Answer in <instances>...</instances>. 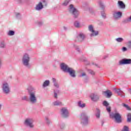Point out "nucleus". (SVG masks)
<instances>
[{
  "mask_svg": "<svg viewBox=\"0 0 131 131\" xmlns=\"http://www.w3.org/2000/svg\"><path fill=\"white\" fill-rule=\"evenodd\" d=\"M60 69L65 73L68 74L73 78L76 77V72L72 68L69 67L66 63H62L60 64Z\"/></svg>",
  "mask_w": 131,
  "mask_h": 131,
  "instance_id": "f257e3e1",
  "label": "nucleus"
},
{
  "mask_svg": "<svg viewBox=\"0 0 131 131\" xmlns=\"http://www.w3.org/2000/svg\"><path fill=\"white\" fill-rule=\"evenodd\" d=\"M31 59L30 55L28 53H25L21 58V63L27 69L31 68V65L30 64Z\"/></svg>",
  "mask_w": 131,
  "mask_h": 131,
  "instance_id": "f03ea898",
  "label": "nucleus"
},
{
  "mask_svg": "<svg viewBox=\"0 0 131 131\" xmlns=\"http://www.w3.org/2000/svg\"><path fill=\"white\" fill-rule=\"evenodd\" d=\"M29 102L32 105H35L37 103V97L35 91H29Z\"/></svg>",
  "mask_w": 131,
  "mask_h": 131,
  "instance_id": "7ed1b4c3",
  "label": "nucleus"
},
{
  "mask_svg": "<svg viewBox=\"0 0 131 131\" xmlns=\"http://www.w3.org/2000/svg\"><path fill=\"white\" fill-rule=\"evenodd\" d=\"M1 88L3 94L5 95H9L11 93V87L9 82H3L2 84Z\"/></svg>",
  "mask_w": 131,
  "mask_h": 131,
  "instance_id": "20e7f679",
  "label": "nucleus"
},
{
  "mask_svg": "<svg viewBox=\"0 0 131 131\" xmlns=\"http://www.w3.org/2000/svg\"><path fill=\"white\" fill-rule=\"evenodd\" d=\"M80 118L81 120V123L83 125H88L89 123V116H88V112L83 111L81 114Z\"/></svg>",
  "mask_w": 131,
  "mask_h": 131,
  "instance_id": "39448f33",
  "label": "nucleus"
},
{
  "mask_svg": "<svg viewBox=\"0 0 131 131\" xmlns=\"http://www.w3.org/2000/svg\"><path fill=\"white\" fill-rule=\"evenodd\" d=\"M69 12L73 15L74 18H78V16H79V11L73 6V5L71 4L69 6Z\"/></svg>",
  "mask_w": 131,
  "mask_h": 131,
  "instance_id": "423d86ee",
  "label": "nucleus"
},
{
  "mask_svg": "<svg viewBox=\"0 0 131 131\" xmlns=\"http://www.w3.org/2000/svg\"><path fill=\"white\" fill-rule=\"evenodd\" d=\"M33 122H34L33 119L28 118L25 120L24 124L27 126V127L33 129V128H34V124Z\"/></svg>",
  "mask_w": 131,
  "mask_h": 131,
  "instance_id": "0eeeda50",
  "label": "nucleus"
},
{
  "mask_svg": "<svg viewBox=\"0 0 131 131\" xmlns=\"http://www.w3.org/2000/svg\"><path fill=\"white\" fill-rule=\"evenodd\" d=\"M110 116L111 118H114L115 121L117 123H120L121 122V115L118 113L110 114Z\"/></svg>",
  "mask_w": 131,
  "mask_h": 131,
  "instance_id": "6e6552de",
  "label": "nucleus"
},
{
  "mask_svg": "<svg viewBox=\"0 0 131 131\" xmlns=\"http://www.w3.org/2000/svg\"><path fill=\"white\" fill-rule=\"evenodd\" d=\"M60 115L62 118H68L69 117V111L67 107H62L60 110Z\"/></svg>",
  "mask_w": 131,
  "mask_h": 131,
  "instance_id": "1a4fd4ad",
  "label": "nucleus"
},
{
  "mask_svg": "<svg viewBox=\"0 0 131 131\" xmlns=\"http://www.w3.org/2000/svg\"><path fill=\"white\" fill-rule=\"evenodd\" d=\"M86 38V36L83 33H79L77 36H76V40L79 42H82L84 41Z\"/></svg>",
  "mask_w": 131,
  "mask_h": 131,
  "instance_id": "9d476101",
  "label": "nucleus"
},
{
  "mask_svg": "<svg viewBox=\"0 0 131 131\" xmlns=\"http://www.w3.org/2000/svg\"><path fill=\"white\" fill-rule=\"evenodd\" d=\"M43 5L47 6L48 3H47L46 1H43L42 3L39 2L35 7V10H36V11H41V10L43 9Z\"/></svg>",
  "mask_w": 131,
  "mask_h": 131,
  "instance_id": "9b49d317",
  "label": "nucleus"
},
{
  "mask_svg": "<svg viewBox=\"0 0 131 131\" xmlns=\"http://www.w3.org/2000/svg\"><path fill=\"white\" fill-rule=\"evenodd\" d=\"M131 64V59L124 58L119 61V65H127Z\"/></svg>",
  "mask_w": 131,
  "mask_h": 131,
  "instance_id": "f8f14e48",
  "label": "nucleus"
},
{
  "mask_svg": "<svg viewBox=\"0 0 131 131\" xmlns=\"http://www.w3.org/2000/svg\"><path fill=\"white\" fill-rule=\"evenodd\" d=\"M90 98L93 102H98V101L100 99V96L95 93H93L91 94Z\"/></svg>",
  "mask_w": 131,
  "mask_h": 131,
  "instance_id": "ddd939ff",
  "label": "nucleus"
},
{
  "mask_svg": "<svg viewBox=\"0 0 131 131\" xmlns=\"http://www.w3.org/2000/svg\"><path fill=\"white\" fill-rule=\"evenodd\" d=\"M113 15L114 19H120L122 16V12L119 11L115 12Z\"/></svg>",
  "mask_w": 131,
  "mask_h": 131,
  "instance_id": "4468645a",
  "label": "nucleus"
},
{
  "mask_svg": "<svg viewBox=\"0 0 131 131\" xmlns=\"http://www.w3.org/2000/svg\"><path fill=\"white\" fill-rule=\"evenodd\" d=\"M114 91H115V93L118 94L119 96H120L121 97H124V95H123L124 93L123 92V91H121V89H117L116 88H114Z\"/></svg>",
  "mask_w": 131,
  "mask_h": 131,
  "instance_id": "2eb2a0df",
  "label": "nucleus"
},
{
  "mask_svg": "<svg viewBox=\"0 0 131 131\" xmlns=\"http://www.w3.org/2000/svg\"><path fill=\"white\" fill-rule=\"evenodd\" d=\"M103 94H105L106 98H111V96H112V92H111L110 90H106L105 91L103 92Z\"/></svg>",
  "mask_w": 131,
  "mask_h": 131,
  "instance_id": "dca6fc26",
  "label": "nucleus"
},
{
  "mask_svg": "<svg viewBox=\"0 0 131 131\" xmlns=\"http://www.w3.org/2000/svg\"><path fill=\"white\" fill-rule=\"evenodd\" d=\"M80 77H84L85 81H88L89 80V76L86 75V73L82 72L80 75Z\"/></svg>",
  "mask_w": 131,
  "mask_h": 131,
  "instance_id": "f3484780",
  "label": "nucleus"
},
{
  "mask_svg": "<svg viewBox=\"0 0 131 131\" xmlns=\"http://www.w3.org/2000/svg\"><path fill=\"white\" fill-rule=\"evenodd\" d=\"M118 5L120 7V9H125V4L123 3V2L119 1L118 2Z\"/></svg>",
  "mask_w": 131,
  "mask_h": 131,
  "instance_id": "a211bd4d",
  "label": "nucleus"
},
{
  "mask_svg": "<svg viewBox=\"0 0 131 131\" xmlns=\"http://www.w3.org/2000/svg\"><path fill=\"white\" fill-rule=\"evenodd\" d=\"M99 35V31H95L94 30V32H91V34H90L91 37H93V36H97Z\"/></svg>",
  "mask_w": 131,
  "mask_h": 131,
  "instance_id": "6ab92c4d",
  "label": "nucleus"
},
{
  "mask_svg": "<svg viewBox=\"0 0 131 131\" xmlns=\"http://www.w3.org/2000/svg\"><path fill=\"white\" fill-rule=\"evenodd\" d=\"M49 85H50V80H46L43 82L42 87L46 88V86H49Z\"/></svg>",
  "mask_w": 131,
  "mask_h": 131,
  "instance_id": "aec40b11",
  "label": "nucleus"
},
{
  "mask_svg": "<svg viewBox=\"0 0 131 131\" xmlns=\"http://www.w3.org/2000/svg\"><path fill=\"white\" fill-rule=\"evenodd\" d=\"M98 5H99V7L103 10V11H105V5H104V4L102 1H99L98 2Z\"/></svg>",
  "mask_w": 131,
  "mask_h": 131,
  "instance_id": "412c9836",
  "label": "nucleus"
},
{
  "mask_svg": "<svg viewBox=\"0 0 131 131\" xmlns=\"http://www.w3.org/2000/svg\"><path fill=\"white\" fill-rule=\"evenodd\" d=\"M7 45H6V42L3 41L0 42V48L1 49H6Z\"/></svg>",
  "mask_w": 131,
  "mask_h": 131,
  "instance_id": "4be33fe9",
  "label": "nucleus"
},
{
  "mask_svg": "<svg viewBox=\"0 0 131 131\" xmlns=\"http://www.w3.org/2000/svg\"><path fill=\"white\" fill-rule=\"evenodd\" d=\"M60 93V91L58 90H54V97L55 99H58V94Z\"/></svg>",
  "mask_w": 131,
  "mask_h": 131,
  "instance_id": "5701e85b",
  "label": "nucleus"
},
{
  "mask_svg": "<svg viewBox=\"0 0 131 131\" xmlns=\"http://www.w3.org/2000/svg\"><path fill=\"white\" fill-rule=\"evenodd\" d=\"M101 16L103 19H106L107 18V14H106L105 10H103L101 12Z\"/></svg>",
  "mask_w": 131,
  "mask_h": 131,
  "instance_id": "b1692460",
  "label": "nucleus"
},
{
  "mask_svg": "<svg viewBox=\"0 0 131 131\" xmlns=\"http://www.w3.org/2000/svg\"><path fill=\"white\" fill-rule=\"evenodd\" d=\"M78 106L80 108H84V107H85V103H82L81 101H80L78 102Z\"/></svg>",
  "mask_w": 131,
  "mask_h": 131,
  "instance_id": "393cba45",
  "label": "nucleus"
},
{
  "mask_svg": "<svg viewBox=\"0 0 131 131\" xmlns=\"http://www.w3.org/2000/svg\"><path fill=\"white\" fill-rule=\"evenodd\" d=\"M53 105L54 106H62V102L59 101H56L53 102Z\"/></svg>",
  "mask_w": 131,
  "mask_h": 131,
  "instance_id": "a878e982",
  "label": "nucleus"
},
{
  "mask_svg": "<svg viewBox=\"0 0 131 131\" xmlns=\"http://www.w3.org/2000/svg\"><path fill=\"white\" fill-rule=\"evenodd\" d=\"M100 115H101V112L100 111V110H99L98 108H96V116L97 118H100Z\"/></svg>",
  "mask_w": 131,
  "mask_h": 131,
  "instance_id": "bb28decb",
  "label": "nucleus"
},
{
  "mask_svg": "<svg viewBox=\"0 0 131 131\" xmlns=\"http://www.w3.org/2000/svg\"><path fill=\"white\" fill-rule=\"evenodd\" d=\"M88 30L89 31H90V32H94V30H95L94 29V26H93L92 25H90L88 26Z\"/></svg>",
  "mask_w": 131,
  "mask_h": 131,
  "instance_id": "cd10ccee",
  "label": "nucleus"
},
{
  "mask_svg": "<svg viewBox=\"0 0 131 131\" xmlns=\"http://www.w3.org/2000/svg\"><path fill=\"white\" fill-rule=\"evenodd\" d=\"M73 47L74 49H75L76 50H77V52H78V53L80 52V49H79V47H78V46L75 44H73Z\"/></svg>",
  "mask_w": 131,
  "mask_h": 131,
  "instance_id": "c85d7f7f",
  "label": "nucleus"
},
{
  "mask_svg": "<svg viewBox=\"0 0 131 131\" xmlns=\"http://www.w3.org/2000/svg\"><path fill=\"white\" fill-rule=\"evenodd\" d=\"M74 26L76 27V28H79L80 27V24L79 21H76L74 23Z\"/></svg>",
  "mask_w": 131,
  "mask_h": 131,
  "instance_id": "c756f323",
  "label": "nucleus"
},
{
  "mask_svg": "<svg viewBox=\"0 0 131 131\" xmlns=\"http://www.w3.org/2000/svg\"><path fill=\"white\" fill-rule=\"evenodd\" d=\"M15 35V32L14 31L10 30L8 33V35L9 36H12Z\"/></svg>",
  "mask_w": 131,
  "mask_h": 131,
  "instance_id": "7c9ffc66",
  "label": "nucleus"
},
{
  "mask_svg": "<svg viewBox=\"0 0 131 131\" xmlns=\"http://www.w3.org/2000/svg\"><path fill=\"white\" fill-rule=\"evenodd\" d=\"M116 41L117 42H122V41H123L124 39L123 38L121 37H119L117 38H116Z\"/></svg>",
  "mask_w": 131,
  "mask_h": 131,
  "instance_id": "2f4dec72",
  "label": "nucleus"
},
{
  "mask_svg": "<svg viewBox=\"0 0 131 131\" xmlns=\"http://www.w3.org/2000/svg\"><path fill=\"white\" fill-rule=\"evenodd\" d=\"M122 106L123 107H124L125 108H126L127 109V110H129V111H131V108L129 106H128V105L127 104L123 103Z\"/></svg>",
  "mask_w": 131,
  "mask_h": 131,
  "instance_id": "473e14b6",
  "label": "nucleus"
},
{
  "mask_svg": "<svg viewBox=\"0 0 131 131\" xmlns=\"http://www.w3.org/2000/svg\"><path fill=\"white\" fill-rule=\"evenodd\" d=\"M71 0H65L64 2L62 3V6H66L69 3H70V1Z\"/></svg>",
  "mask_w": 131,
  "mask_h": 131,
  "instance_id": "72a5a7b5",
  "label": "nucleus"
},
{
  "mask_svg": "<svg viewBox=\"0 0 131 131\" xmlns=\"http://www.w3.org/2000/svg\"><path fill=\"white\" fill-rule=\"evenodd\" d=\"M127 122H131V114L129 113L127 115Z\"/></svg>",
  "mask_w": 131,
  "mask_h": 131,
  "instance_id": "f704fd0d",
  "label": "nucleus"
},
{
  "mask_svg": "<svg viewBox=\"0 0 131 131\" xmlns=\"http://www.w3.org/2000/svg\"><path fill=\"white\" fill-rule=\"evenodd\" d=\"M45 120H46V122L47 124H48V125H50V124H51V120H50V119H49V118L46 117L45 118Z\"/></svg>",
  "mask_w": 131,
  "mask_h": 131,
  "instance_id": "c9c22d12",
  "label": "nucleus"
},
{
  "mask_svg": "<svg viewBox=\"0 0 131 131\" xmlns=\"http://www.w3.org/2000/svg\"><path fill=\"white\" fill-rule=\"evenodd\" d=\"M15 17L17 19H20L21 17V14L19 12H15Z\"/></svg>",
  "mask_w": 131,
  "mask_h": 131,
  "instance_id": "e433bc0d",
  "label": "nucleus"
},
{
  "mask_svg": "<svg viewBox=\"0 0 131 131\" xmlns=\"http://www.w3.org/2000/svg\"><path fill=\"white\" fill-rule=\"evenodd\" d=\"M21 100H23V101H27V102H29V98H27V96H24L22 97Z\"/></svg>",
  "mask_w": 131,
  "mask_h": 131,
  "instance_id": "4c0bfd02",
  "label": "nucleus"
},
{
  "mask_svg": "<svg viewBox=\"0 0 131 131\" xmlns=\"http://www.w3.org/2000/svg\"><path fill=\"white\" fill-rule=\"evenodd\" d=\"M28 0H17L18 4H24V3H26Z\"/></svg>",
  "mask_w": 131,
  "mask_h": 131,
  "instance_id": "58836bf2",
  "label": "nucleus"
},
{
  "mask_svg": "<svg viewBox=\"0 0 131 131\" xmlns=\"http://www.w3.org/2000/svg\"><path fill=\"white\" fill-rule=\"evenodd\" d=\"M88 73H89V74H91V75H95V74L94 71L92 70H88Z\"/></svg>",
  "mask_w": 131,
  "mask_h": 131,
  "instance_id": "ea45409f",
  "label": "nucleus"
},
{
  "mask_svg": "<svg viewBox=\"0 0 131 131\" xmlns=\"http://www.w3.org/2000/svg\"><path fill=\"white\" fill-rule=\"evenodd\" d=\"M103 105L105 107H108V106H109V103H108V102H107L106 101H104L103 102Z\"/></svg>",
  "mask_w": 131,
  "mask_h": 131,
  "instance_id": "a19ab883",
  "label": "nucleus"
},
{
  "mask_svg": "<svg viewBox=\"0 0 131 131\" xmlns=\"http://www.w3.org/2000/svg\"><path fill=\"white\" fill-rule=\"evenodd\" d=\"M127 47L128 49H129V50H131V41H128V43L127 44Z\"/></svg>",
  "mask_w": 131,
  "mask_h": 131,
  "instance_id": "79ce46f5",
  "label": "nucleus"
},
{
  "mask_svg": "<svg viewBox=\"0 0 131 131\" xmlns=\"http://www.w3.org/2000/svg\"><path fill=\"white\" fill-rule=\"evenodd\" d=\"M122 131H129V130H128V127H127V126H124Z\"/></svg>",
  "mask_w": 131,
  "mask_h": 131,
  "instance_id": "37998d69",
  "label": "nucleus"
},
{
  "mask_svg": "<svg viewBox=\"0 0 131 131\" xmlns=\"http://www.w3.org/2000/svg\"><path fill=\"white\" fill-rule=\"evenodd\" d=\"M106 110H107V112L110 113V112H111V107H110V106H106Z\"/></svg>",
  "mask_w": 131,
  "mask_h": 131,
  "instance_id": "c03bdc74",
  "label": "nucleus"
},
{
  "mask_svg": "<svg viewBox=\"0 0 131 131\" xmlns=\"http://www.w3.org/2000/svg\"><path fill=\"white\" fill-rule=\"evenodd\" d=\"M54 85L55 88H56L57 89H59V84H58V83H54Z\"/></svg>",
  "mask_w": 131,
  "mask_h": 131,
  "instance_id": "a18cd8bd",
  "label": "nucleus"
},
{
  "mask_svg": "<svg viewBox=\"0 0 131 131\" xmlns=\"http://www.w3.org/2000/svg\"><path fill=\"white\" fill-rule=\"evenodd\" d=\"M122 50L123 52H126V51H127V48H126V47H123Z\"/></svg>",
  "mask_w": 131,
  "mask_h": 131,
  "instance_id": "49530a36",
  "label": "nucleus"
},
{
  "mask_svg": "<svg viewBox=\"0 0 131 131\" xmlns=\"http://www.w3.org/2000/svg\"><path fill=\"white\" fill-rule=\"evenodd\" d=\"M43 24V23H42L41 21H39L38 23V26H41Z\"/></svg>",
  "mask_w": 131,
  "mask_h": 131,
  "instance_id": "de8ad7c7",
  "label": "nucleus"
},
{
  "mask_svg": "<svg viewBox=\"0 0 131 131\" xmlns=\"http://www.w3.org/2000/svg\"><path fill=\"white\" fill-rule=\"evenodd\" d=\"M2 64H3V61L2 60V59L0 58V69L2 68Z\"/></svg>",
  "mask_w": 131,
  "mask_h": 131,
  "instance_id": "09e8293b",
  "label": "nucleus"
},
{
  "mask_svg": "<svg viewBox=\"0 0 131 131\" xmlns=\"http://www.w3.org/2000/svg\"><path fill=\"white\" fill-rule=\"evenodd\" d=\"M52 81H53V82L54 83H56V79H55V78H52Z\"/></svg>",
  "mask_w": 131,
  "mask_h": 131,
  "instance_id": "8fccbe9b",
  "label": "nucleus"
},
{
  "mask_svg": "<svg viewBox=\"0 0 131 131\" xmlns=\"http://www.w3.org/2000/svg\"><path fill=\"white\" fill-rule=\"evenodd\" d=\"M64 127H65V125H64V124H62V125L60 126V128H61V129H63V128H64Z\"/></svg>",
  "mask_w": 131,
  "mask_h": 131,
  "instance_id": "3c124183",
  "label": "nucleus"
},
{
  "mask_svg": "<svg viewBox=\"0 0 131 131\" xmlns=\"http://www.w3.org/2000/svg\"><path fill=\"white\" fill-rule=\"evenodd\" d=\"M92 65H95L96 67H98V64L94 63V62H92Z\"/></svg>",
  "mask_w": 131,
  "mask_h": 131,
  "instance_id": "603ef678",
  "label": "nucleus"
},
{
  "mask_svg": "<svg viewBox=\"0 0 131 131\" xmlns=\"http://www.w3.org/2000/svg\"><path fill=\"white\" fill-rule=\"evenodd\" d=\"M63 29H64V30H67V27H63Z\"/></svg>",
  "mask_w": 131,
  "mask_h": 131,
  "instance_id": "864d4df0",
  "label": "nucleus"
},
{
  "mask_svg": "<svg viewBox=\"0 0 131 131\" xmlns=\"http://www.w3.org/2000/svg\"><path fill=\"white\" fill-rule=\"evenodd\" d=\"M31 90H32L33 91H34L35 89H34V88H31Z\"/></svg>",
  "mask_w": 131,
  "mask_h": 131,
  "instance_id": "5fc2aeb1",
  "label": "nucleus"
},
{
  "mask_svg": "<svg viewBox=\"0 0 131 131\" xmlns=\"http://www.w3.org/2000/svg\"><path fill=\"white\" fill-rule=\"evenodd\" d=\"M130 94H131V89H130Z\"/></svg>",
  "mask_w": 131,
  "mask_h": 131,
  "instance_id": "6e6d98bb",
  "label": "nucleus"
},
{
  "mask_svg": "<svg viewBox=\"0 0 131 131\" xmlns=\"http://www.w3.org/2000/svg\"><path fill=\"white\" fill-rule=\"evenodd\" d=\"M54 67L56 68L57 67H56V66H54Z\"/></svg>",
  "mask_w": 131,
  "mask_h": 131,
  "instance_id": "4d7b16f0",
  "label": "nucleus"
},
{
  "mask_svg": "<svg viewBox=\"0 0 131 131\" xmlns=\"http://www.w3.org/2000/svg\"><path fill=\"white\" fill-rule=\"evenodd\" d=\"M106 57H104V59H106Z\"/></svg>",
  "mask_w": 131,
  "mask_h": 131,
  "instance_id": "13d9d810",
  "label": "nucleus"
}]
</instances>
